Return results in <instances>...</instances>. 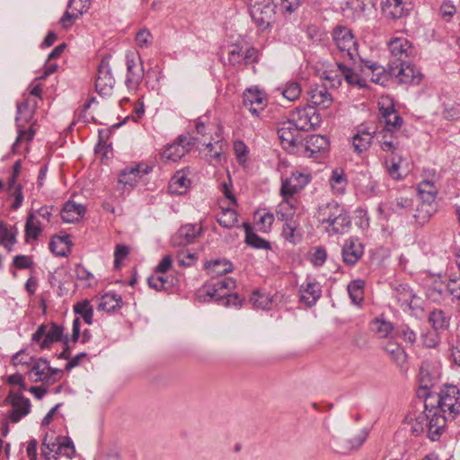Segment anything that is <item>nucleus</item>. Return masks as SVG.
<instances>
[{
    "instance_id": "f03ea898",
    "label": "nucleus",
    "mask_w": 460,
    "mask_h": 460,
    "mask_svg": "<svg viewBox=\"0 0 460 460\" xmlns=\"http://www.w3.org/2000/svg\"><path fill=\"white\" fill-rule=\"evenodd\" d=\"M249 12L254 23L261 30L270 27L278 8L284 16L294 13L301 0H248Z\"/></svg>"
},
{
    "instance_id": "f704fd0d",
    "label": "nucleus",
    "mask_w": 460,
    "mask_h": 460,
    "mask_svg": "<svg viewBox=\"0 0 460 460\" xmlns=\"http://www.w3.org/2000/svg\"><path fill=\"white\" fill-rule=\"evenodd\" d=\"M71 245L69 235L54 236L49 242V250L56 256L66 257L70 252Z\"/></svg>"
},
{
    "instance_id": "052dcab7",
    "label": "nucleus",
    "mask_w": 460,
    "mask_h": 460,
    "mask_svg": "<svg viewBox=\"0 0 460 460\" xmlns=\"http://www.w3.org/2000/svg\"><path fill=\"white\" fill-rule=\"evenodd\" d=\"M178 264L181 267H190L197 261V254L188 250H181L176 254Z\"/></svg>"
},
{
    "instance_id": "473e14b6",
    "label": "nucleus",
    "mask_w": 460,
    "mask_h": 460,
    "mask_svg": "<svg viewBox=\"0 0 460 460\" xmlns=\"http://www.w3.org/2000/svg\"><path fill=\"white\" fill-rule=\"evenodd\" d=\"M382 12L385 17L400 19L406 15L407 10L402 0H385L382 3Z\"/></svg>"
},
{
    "instance_id": "338daca9",
    "label": "nucleus",
    "mask_w": 460,
    "mask_h": 460,
    "mask_svg": "<svg viewBox=\"0 0 460 460\" xmlns=\"http://www.w3.org/2000/svg\"><path fill=\"white\" fill-rule=\"evenodd\" d=\"M129 248L124 244H117L114 251V266L119 268L121 261L128 255Z\"/></svg>"
},
{
    "instance_id": "5fc2aeb1",
    "label": "nucleus",
    "mask_w": 460,
    "mask_h": 460,
    "mask_svg": "<svg viewBox=\"0 0 460 460\" xmlns=\"http://www.w3.org/2000/svg\"><path fill=\"white\" fill-rule=\"evenodd\" d=\"M250 301L252 303L254 307L261 310H268L272 303V297L269 294L255 291L252 294Z\"/></svg>"
},
{
    "instance_id": "bf43d9fd",
    "label": "nucleus",
    "mask_w": 460,
    "mask_h": 460,
    "mask_svg": "<svg viewBox=\"0 0 460 460\" xmlns=\"http://www.w3.org/2000/svg\"><path fill=\"white\" fill-rule=\"evenodd\" d=\"M346 182L344 172L341 170L335 169L332 171L330 184L333 190H336L338 192L342 191L346 186Z\"/></svg>"
},
{
    "instance_id": "412c9836",
    "label": "nucleus",
    "mask_w": 460,
    "mask_h": 460,
    "mask_svg": "<svg viewBox=\"0 0 460 460\" xmlns=\"http://www.w3.org/2000/svg\"><path fill=\"white\" fill-rule=\"evenodd\" d=\"M436 202H430L422 199H416L413 206V213L411 215L410 221L418 226H423L436 213Z\"/></svg>"
},
{
    "instance_id": "603ef678",
    "label": "nucleus",
    "mask_w": 460,
    "mask_h": 460,
    "mask_svg": "<svg viewBox=\"0 0 460 460\" xmlns=\"http://www.w3.org/2000/svg\"><path fill=\"white\" fill-rule=\"evenodd\" d=\"M367 437V431L366 429L360 430L354 438L343 441L344 445L340 449V452L345 454L352 449L358 448L365 442Z\"/></svg>"
},
{
    "instance_id": "7c9ffc66",
    "label": "nucleus",
    "mask_w": 460,
    "mask_h": 460,
    "mask_svg": "<svg viewBox=\"0 0 460 460\" xmlns=\"http://www.w3.org/2000/svg\"><path fill=\"white\" fill-rule=\"evenodd\" d=\"M380 112L384 119V128L382 130L398 131L402 125V118L398 114L393 106L380 108Z\"/></svg>"
},
{
    "instance_id": "20e7f679",
    "label": "nucleus",
    "mask_w": 460,
    "mask_h": 460,
    "mask_svg": "<svg viewBox=\"0 0 460 460\" xmlns=\"http://www.w3.org/2000/svg\"><path fill=\"white\" fill-rule=\"evenodd\" d=\"M405 420L411 426V432L416 437L428 429L429 438L432 441L438 440L445 429V418L438 413V409H429L426 402L422 411L409 413Z\"/></svg>"
},
{
    "instance_id": "ddd939ff",
    "label": "nucleus",
    "mask_w": 460,
    "mask_h": 460,
    "mask_svg": "<svg viewBox=\"0 0 460 460\" xmlns=\"http://www.w3.org/2000/svg\"><path fill=\"white\" fill-rule=\"evenodd\" d=\"M110 58L111 56H108L101 60L95 79V90L102 96L110 95L115 84V79L111 74Z\"/></svg>"
},
{
    "instance_id": "6e6d98bb",
    "label": "nucleus",
    "mask_w": 460,
    "mask_h": 460,
    "mask_svg": "<svg viewBox=\"0 0 460 460\" xmlns=\"http://www.w3.org/2000/svg\"><path fill=\"white\" fill-rule=\"evenodd\" d=\"M302 93L299 83L295 81L288 82L282 89V95L288 101L294 102L297 100Z\"/></svg>"
},
{
    "instance_id": "c9c22d12",
    "label": "nucleus",
    "mask_w": 460,
    "mask_h": 460,
    "mask_svg": "<svg viewBox=\"0 0 460 460\" xmlns=\"http://www.w3.org/2000/svg\"><path fill=\"white\" fill-rule=\"evenodd\" d=\"M48 373H49V362L40 358L31 367L29 376L33 382H47Z\"/></svg>"
},
{
    "instance_id": "0e129e2a",
    "label": "nucleus",
    "mask_w": 460,
    "mask_h": 460,
    "mask_svg": "<svg viewBox=\"0 0 460 460\" xmlns=\"http://www.w3.org/2000/svg\"><path fill=\"white\" fill-rule=\"evenodd\" d=\"M371 142L372 139L359 136L358 132L352 137V146L354 150L358 154L367 150Z\"/></svg>"
},
{
    "instance_id": "393cba45",
    "label": "nucleus",
    "mask_w": 460,
    "mask_h": 460,
    "mask_svg": "<svg viewBox=\"0 0 460 460\" xmlns=\"http://www.w3.org/2000/svg\"><path fill=\"white\" fill-rule=\"evenodd\" d=\"M202 228L198 224H186L182 226L172 236V243L174 246H183L194 243L200 235Z\"/></svg>"
},
{
    "instance_id": "2f4dec72",
    "label": "nucleus",
    "mask_w": 460,
    "mask_h": 460,
    "mask_svg": "<svg viewBox=\"0 0 460 460\" xmlns=\"http://www.w3.org/2000/svg\"><path fill=\"white\" fill-rule=\"evenodd\" d=\"M450 320V314L442 309H434L428 316V321L436 332L446 331L449 327Z\"/></svg>"
},
{
    "instance_id": "4c0bfd02",
    "label": "nucleus",
    "mask_w": 460,
    "mask_h": 460,
    "mask_svg": "<svg viewBox=\"0 0 460 460\" xmlns=\"http://www.w3.org/2000/svg\"><path fill=\"white\" fill-rule=\"evenodd\" d=\"M384 350L390 356L391 359L400 367L404 368L407 354L404 349L395 342H388Z\"/></svg>"
},
{
    "instance_id": "9d476101",
    "label": "nucleus",
    "mask_w": 460,
    "mask_h": 460,
    "mask_svg": "<svg viewBox=\"0 0 460 460\" xmlns=\"http://www.w3.org/2000/svg\"><path fill=\"white\" fill-rule=\"evenodd\" d=\"M336 70L323 73V78L330 83L332 87L341 85L342 79H345L349 84L358 85L359 88L366 87L365 80L356 72L354 66H349L343 61H339L336 63Z\"/></svg>"
},
{
    "instance_id": "13d9d810",
    "label": "nucleus",
    "mask_w": 460,
    "mask_h": 460,
    "mask_svg": "<svg viewBox=\"0 0 460 460\" xmlns=\"http://www.w3.org/2000/svg\"><path fill=\"white\" fill-rule=\"evenodd\" d=\"M75 454V448L73 441L70 438L62 437L61 442H59V446L57 448L56 455H62L71 459L74 457Z\"/></svg>"
},
{
    "instance_id": "58836bf2",
    "label": "nucleus",
    "mask_w": 460,
    "mask_h": 460,
    "mask_svg": "<svg viewBox=\"0 0 460 460\" xmlns=\"http://www.w3.org/2000/svg\"><path fill=\"white\" fill-rule=\"evenodd\" d=\"M243 227L245 229V242L248 245L262 250H270V243L265 239L260 237L257 234H255L249 224L243 223Z\"/></svg>"
},
{
    "instance_id": "a19ab883",
    "label": "nucleus",
    "mask_w": 460,
    "mask_h": 460,
    "mask_svg": "<svg viewBox=\"0 0 460 460\" xmlns=\"http://www.w3.org/2000/svg\"><path fill=\"white\" fill-rule=\"evenodd\" d=\"M42 228L40 222L35 217L33 213H30L25 223V239L37 240L41 234Z\"/></svg>"
},
{
    "instance_id": "ea45409f",
    "label": "nucleus",
    "mask_w": 460,
    "mask_h": 460,
    "mask_svg": "<svg viewBox=\"0 0 460 460\" xmlns=\"http://www.w3.org/2000/svg\"><path fill=\"white\" fill-rule=\"evenodd\" d=\"M147 283L149 288L155 289V291L167 290L173 285L172 279H169L165 274L162 275V273L155 272V270L153 274L147 279Z\"/></svg>"
},
{
    "instance_id": "a878e982",
    "label": "nucleus",
    "mask_w": 460,
    "mask_h": 460,
    "mask_svg": "<svg viewBox=\"0 0 460 460\" xmlns=\"http://www.w3.org/2000/svg\"><path fill=\"white\" fill-rule=\"evenodd\" d=\"M192 143L186 137H179L177 141L168 145L164 150L163 158L172 162H177L181 159L189 151V146Z\"/></svg>"
},
{
    "instance_id": "09e8293b",
    "label": "nucleus",
    "mask_w": 460,
    "mask_h": 460,
    "mask_svg": "<svg viewBox=\"0 0 460 460\" xmlns=\"http://www.w3.org/2000/svg\"><path fill=\"white\" fill-rule=\"evenodd\" d=\"M364 285L365 283L361 279L353 280L348 285V293L354 305H359L363 300Z\"/></svg>"
},
{
    "instance_id": "3c124183",
    "label": "nucleus",
    "mask_w": 460,
    "mask_h": 460,
    "mask_svg": "<svg viewBox=\"0 0 460 460\" xmlns=\"http://www.w3.org/2000/svg\"><path fill=\"white\" fill-rule=\"evenodd\" d=\"M16 230L8 229L3 223H0V244L12 251L13 245L16 243Z\"/></svg>"
},
{
    "instance_id": "f3484780",
    "label": "nucleus",
    "mask_w": 460,
    "mask_h": 460,
    "mask_svg": "<svg viewBox=\"0 0 460 460\" xmlns=\"http://www.w3.org/2000/svg\"><path fill=\"white\" fill-rule=\"evenodd\" d=\"M421 77L420 70L408 61L393 64V78L401 84H418Z\"/></svg>"
},
{
    "instance_id": "c85d7f7f",
    "label": "nucleus",
    "mask_w": 460,
    "mask_h": 460,
    "mask_svg": "<svg viewBox=\"0 0 460 460\" xmlns=\"http://www.w3.org/2000/svg\"><path fill=\"white\" fill-rule=\"evenodd\" d=\"M86 211L84 206L73 200L65 203L61 210V218L65 223H75L83 218Z\"/></svg>"
},
{
    "instance_id": "2eb2a0df",
    "label": "nucleus",
    "mask_w": 460,
    "mask_h": 460,
    "mask_svg": "<svg viewBox=\"0 0 460 460\" xmlns=\"http://www.w3.org/2000/svg\"><path fill=\"white\" fill-rule=\"evenodd\" d=\"M127 75L125 84L128 90L136 91L144 78V66L134 54H127Z\"/></svg>"
},
{
    "instance_id": "6ab92c4d",
    "label": "nucleus",
    "mask_w": 460,
    "mask_h": 460,
    "mask_svg": "<svg viewBox=\"0 0 460 460\" xmlns=\"http://www.w3.org/2000/svg\"><path fill=\"white\" fill-rule=\"evenodd\" d=\"M308 173L293 172L289 177L282 181L280 193L282 196H292L303 190L310 181Z\"/></svg>"
},
{
    "instance_id": "79ce46f5",
    "label": "nucleus",
    "mask_w": 460,
    "mask_h": 460,
    "mask_svg": "<svg viewBox=\"0 0 460 460\" xmlns=\"http://www.w3.org/2000/svg\"><path fill=\"white\" fill-rule=\"evenodd\" d=\"M419 199L436 202L438 190L431 181L424 180L418 185Z\"/></svg>"
},
{
    "instance_id": "de8ad7c7",
    "label": "nucleus",
    "mask_w": 460,
    "mask_h": 460,
    "mask_svg": "<svg viewBox=\"0 0 460 460\" xmlns=\"http://www.w3.org/2000/svg\"><path fill=\"white\" fill-rule=\"evenodd\" d=\"M190 181L181 172H177L170 181L169 189L172 193H183Z\"/></svg>"
},
{
    "instance_id": "5701e85b",
    "label": "nucleus",
    "mask_w": 460,
    "mask_h": 460,
    "mask_svg": "<svg viewBox=\"0 0 460 460\" xmlns=\"http://www.w3.org/2000/svg\"><path fill=\"white\" fill-rule=\"evenodd\" d=\"M392 55L389 64L403 63L412 54V47L408 40L404 38H394L388 43Z\"/></svg>"
},
{
    "instance_id": "4468645a",
    "label": "nucleus",
    "mask_w": 460,
    "mask_h": 460,
    "mask_svg": "<svg viewBox=\"0 0 460 460\" xmlns=\"http://www.w3.org/2000/svg\"><path fill=\"white\" fill-rule=\"evenodd\" d=\"M329 141L322 135H311L306 138L302 136V141L298 145L295 152H289L290 154H302L307 157H314L317 154L324 152L328 149Z\"/></svg>"
},
{
    "instance_id": "f8f14e48",
    "label": "nucleus",
    "mask_w": 460,
    "mask_h": 460,
    "mask_svg": "<svg viewBox=\"0 0 460 460\" xmlns=\"http://www.w3.org/2000/svg\"><path fill=\"white\" fill-rule=\"evenodd\" d=\"M4 403L12 406L7 417L13 423L19 422L31 412L30 399L24 397L21 392L11 390L4 399Z\"/></svg>"
},
{
    "instance_id": "49530a36",
    "label": "nucleus",
    "mask_w": 460,
    "mask_h": 460,
    "mask_svg": "<svg viewBox=\"0 0 460 460\" xmlns=\"http://www.w3.org/2000/svg\"><path fill=\"white\" fill-rule=\"evenodd\" d=\"M62 437H51L49 442H46V439L42 440L41 444V455L45 460H56V451L61 442Z\"/></svg>"
},
{
    "instance_id": "9b49d317",
    "label": "nucleus",
    "mask_w": 460,
    "mask_h": 460,
    "mask_svg": "<svg viewBox=\"0 0 460 460\" xmlns=\"http://www.w3.org/2000/svg\"><path fill=\"white\" fill-rule=\"evenodd\" d=\"M64 327L50 323L49 325L40 324L31 336V341L40 344V349H49L54 342L62 341L65 339Z\"/></svg>"
},
{
    "instance_id": "aec40b11",
    "label": "nucleus",
    "mask_w": 460,
    "mask_h": 460,
    "mask_svg": "<svg viewBox=\"0 0 460 460\" xmlns=\"http://www.w3.org/2000/svg\"><path fill=\"white\" fill-rule=\"evenodd\" d=\"M299 302L306 307L314 306L322 296V285L315 279H307L298 289Z\"/></svg>"
},
{
    "instance_id": "e2e57ef3",
    "label": "nucleus",
    "mask_w": 460,
    "mask_h": 460,
    "mask_svg": "<svg viewBox=\"0 0 460 460\" xmlns=\"http://www.w3.org/2000/svg\"><path fill=\"white\" fill-rule=\"evenodd\" d=\"M298 223L296 221L286 222L283 225L282 234L286 240L295 243L298 237L296 235Z\"/></svg>"
},
{
    "instance_id": "8fccbe9b",
    "label": "nucleus",
    "mask_w": 460,
    "mask_h": 460,
    "mask_svg": "<svg viewBox=\"0 0 460 460\" xmlns=\"http://www.w3.org/2000/svg\"><path fill=\"white\" fill-rule=\"evenodd\" d=\"M395 334L397 337L403 340L404 342L413 345L417 341V332L406 323H402L395 328Z\"/></svg>"
},
{
    "instance_id": "1a4fd4ad",
    "label": "nucleus",
    "mask_w": 460,
    "mask_h": 460,
    "mask_svg": "<svg viewBox=\"0 0 460 460\" xmlns=\"http://www.w3.org/2000/svg\"><path fill=\"white\" fill-rule=\"evenodd\" d=\"M355 70L360 73L358 75L365 80L366 84L367 80H370L376 84L385 86L393 79V64H388V67L385 68L372 60L359 58Z\"/></svg>"
},
{
    "instance_id": "c03bdc74",
    "label": "nucleus",
    "mask_w": 460,
    "mask_h": 460,
    "mask_svg": "<svg viewBox=\"0 0 460 460\" xmlns=\"http://www.w3.org/2000/svg\"><path fill=\"white\" fill-rule=\"evenodd\" d=\"M74 313L80 315L85 323L92 324L93 317V308L89 300L84 299L77 302L73 307Z\"/></svg>"
},
{
    "instance_id": "69168bd1",
    "label": "nucleus",
    "mask_w": 460,
    "mask_h": 460,
    "mask_svg": "<svg viewBox=\"0 0 460 460\" xmlns=\"http://www.w3.org/2000/svg\"><path fill=\"white\" fill-rule=\"evenodd\" d=\"M228 62L231 66H239L243 62L242 47L239 45H232L228 51Z\"/></svg>"
},
{
    "instance_id": "dca6fc26",
    "label": "nucleus",
    "mask_w": 460,
    "mask_h": 460,
    "mask_svg": "<svg viewBox=\"0 0 460 460\" xmlns=\"http://www.w3.org/2000/svg\"><path fill=\"white\" fill-rule=\"evenodd\" d=\"M393 297L403 311H414L420 307L417 301L419 298L407 284H399L394 288Z\"/></svg>"
},
{
    "instance_id": "a211bd4d",
    "label": "nucleus",
    "mask_w": 460,
    "mask_h": 460,
    "mask_svg": "<svg viewBox=\"0 0 460 460\" xmlns=\"http://www.w3.org/2000/svg\"><path fill=\"white\" fill-rule=\"evenodd\" d=\"M364 254V245L358 237L348 238L342 246V261L347 266H354Z\"/></svg>"
},
{
    "instance_id": "f257e3e1",
    "label": "nucleus",
    "mask_w": 460,
    "mask_h": 460,
    "mask_svg": "<svg viewBox=\"0 0 460 460\" xmlns=\"http://www.w3.org/2000/svg\"><path fill=\"white\" fill-rule=\"evenodd\" d=\"M320 122V115L314 106L296 108L278 128L283 148L288 152H295L302 141L303 132L314 130Z\"/></svg>"
},
{
    "instance_id": "4be33fe9",
    "label": "nucleus",
    "mask_w": 460,
    "mask_h": 460,
    "mask_svg": "<svg viewBox=\"0 0 460 460\" xmlns=\"http://www.w3.org/2000/svg\"><path fill=\"white\" fill-rule=\"evenodd\" d=\"M307 102L314 108L327 109L332 103V97L325 85L313 84L307 91Z\"/></svg>"
},
{
    "instance_id": "0eeeda50",
    "label": "nucleus",
    "mask_w": 460,
    "mask_h": 460,
    "mask_svg": "<svg viewBox=\"0 0 460 460\" xmlns=\"http://www.w3.org/2000/svg\"><path fill=\"white\" fill-rule=\"evenodd\" d=\"M332 37L343 62L357 66L359 58H362L358 53V42L351 31L347 27H337L333 31Z\"/></svg>"
},
{
    "instance_id": "a18cd8bd",
    "label": "nucleus",
    "mask_w": 460,
    "mask_h": 460,
    "mask_svg": "<svg viewBox=\"0 0 460 460\" xmlns=\"http://www.w3.org/2000/svg\"><path fill=\"white\" fill-rule=\"evenodd\" d=\"M217 221L225 228H232L237 222V213L231 208H221L220 213L217 216Z\"/></svg>"
},
{
    "instance_id": "cd10ccee",
    "label": "nucleus",
    "mask_w": 460,
    "mask_h": 460,
    "mask_svg": "<svg viewBox=\"0 0 460 460\" xmlns=\"http://www.w3.org/2000/svg\"><path fill=\"white\" fill-rule=\"evenodd\" d=\"M282 201L278 205L276 210V217L279 220L291 222L294 220V216L296 210V200L292 196H282Z\"/></svg>"
},
{
    "instance_id": "b1692460",
    "label": "nucleus",
    "mask_w": 460,
    "mask_h": 460,
    "mask_svg": "<svg viewBox=\"0 0 460 460\" xmlns=\"http://www.w3.org/2000/svg\"><path fill=\"white\" fill-rule=\"evenodd\" d=\"M243 105L255 117H260L267 105V98L259 90L248 89L243 93Z\"/></svg>"
},
{
    "instance_id": "6e6552de",
    "label": "nucleus",
    "mask_w": 460,
    "mask_h": 460,
    "mask_svg": "<svg viewBox=\"0 0 460 460\" xmlns=\"http://www.w3.org/2000/svg\"><path fill=\"white\" fill-rule=\"evenodd\" d=\"M438 413L442 412L441 417L447 420H455L460 414V389L456 385H445L439 394L437 407Z\"/></svg>"
},
{
    "instance_id": "4d7b16f0",
    "label": "nucleus",
    "mask_w": 460,
    "mask_h": 460,
    "mask_svg": "<svg viewBox=\"0 0 460 460\" xmlns=\"http://www.w3.org/2000/svg\"><path fill=\"white\" fill-rule=\"evenodd\" d=\"M256 224L263 232H268L274 222V215L270 212L259 211L255 213Z\"/></svg>"
},
{
    "instance_id": "864d4df0",
    "label": "nucleus",
    "mask_w": 460,
    "mask_h": 460,
    "mask_svg": "<svg viewBox=\"0 0 460 460\" xmlns=\"http://www.w3.org/2000/svg\"><path fill=\"white\" fill-rule=\"evenodd\" d=\"M373 331L380 337H388L394 329V324L384 319L376 318L371 323Z\"/></svg>"
},
{
    "instance_id": "37998d69",
    "label": "nucleus",
    "mask_w": 460,
    "mask_h": 460,
    "mask_svg": "<svg viewBox=\"0 0 460 460\" xmlns=\"http://www.w3.org/2000/svg\"><path fill=\"white\" fill-rule=\"evenodd\" d=\"M121 296L115 293H107L102 296L98 309L106 312H112L120 307Z\"/></svg>"
},
{
    "instance_id": "423d86ee",
    "label": "nucleus",
    "mask_w": 460,
    "mask_h": 460,
    "mask_svg": "<svg viewBox=\"0 0 460 460\" xmlns=\"http://www.w3.org/2000/svg\"><path fill=\"white\" fill-rule=\"evenodd\" d=\"M37 106V101L32 100L31 98H26L22 102L17 104V114L15 117V121L18 136L15 142L12 146V150L13 153L17 152V146L22 139L31 141L33 138L35 132L32 128L31 127L28 130H26L24 128L25 124L29 123L33 119Z\"/></svg>"
},
{
    "instance_id": "e433bc0d",
    "label": "nucleus",
    "mask_w": 460,
    "mask_h": 460,
    "mask_svg": "<svg viewBox=\"0 0 460 460\" xmlns=\"http://www.w3.org/2000/svg\"><path fill=\"white\" fill-rule=\"evenodd\" d=\"M396 131L382 130L377 134L378 142L383 151L394 154L400 143L395 137Z\"/></svg>"
},
{
    "instance_id": "680f3d73",
    "label": "nucleus",
    "mask_w": 460,
    "mask_h": 460,
    "mask_svg": "<svg viewBox=\"0 0 460 460\" xmlns=\"http://www.w3.org/2000/svg\"><path fill=\"white\" fill-rule=\"evenodd\" d=\"M92 0H69L67 8L75 12V17H79L91 6Z\"/></svg>"
},
{
    "instance_id": "7ed1b4c3",
    "label": "nucleus",
    "mask_w": 460,
    "mask_h": 460,
    "mask_svg": "<svg viewBox=\"0 0 460 460\" xmlns=\"http://www.w3.org/2000/svg\"><path fill=\"white\" fill-rule=\"evenodd\" d=\"M315 218L330 236L344 234L351 226L348 211L335 201L320 205Z\"/></svg>"
},
{
    "instance_id": "39448f33",
    "label": "nucleus",
    "mask_w": 460,
    "mask_h": 460,
    "mask_svg": "<svg viewBox=\"0 0 460 460\" xmlns=\"http://www.w3.org/2000/svg\"><path fill=\"white\" fill-rule=\"evenodd\" d=\"M235 288V281L229 277L212 279L207 282L199 290V296L204 301L214 300L225 306L239 308L243 299L236 293H230Z\"/></svg>"
},
{
    "instance_id": "774afa93",
    "label": "nucleus",
    "mask_w": 460,
    "mask_h": 460,
    "mask_svg": "<svg viewBox=\"0 0 460 460\" xmlns=\"http://www.w3.org/2000/svg\"><path fill=\"white\" fill-rule=\"evenodd\" d=\"M152 39H153V37H152L150 31L146 29L140 30L136 35L137 44L140 48L149 47L152 42Z\"/></svg>"
},
{
    "instance_id": "bb28decb",
    "label": "nucleus",
    "mask_w": 460,
    "mask_h": 460,
    "mask_svg": "<svg viewBox=\"0 0 460 460\" xmlns=\"http://www.w3.org/2000/svg\"><path fill=\"white\" fill-rule=\"evenodd\" d=\"M414 203L415 200L412 198L402 195L390 202L389 208L393 213L410 220Z\"/></svg>"
},
{
    "instance_id": "c756f323",
    "label": "nucleus",
    "mask_w": 460,
    "mask_h": 460,
    "mask_svg": "<svg viewBox=\"0 0 460 460\" xmlns=\"http://www.w3.org/2000/svg\"><path fill=\"white\" fill-rule=\"evenodd\" d=\"M150 171L151 168L149 166H146L142 170L139 165L127 167L120 172L119 182L133 188L138 182V179L142 175L149 173Z\"/></svg>"
},
{
    "instance_id": "72a5a7b5",
    "label": "nucleus",
    "mask_w": 460,
    "mask_h": 460,
    "mask_svg": "<svg viewBox=\"0 0 460 460\" xmlns=\"http://www.w3.org/2000/svg\"><path fill=\"white\" fill-rule=\"evenodd\" d=\"M205 269L208 274L210 275L212 279H215L220 275L231 272L233 270V264L226 259H218L208 261L205 264Z\"/></svg>"
}]
</instances>
